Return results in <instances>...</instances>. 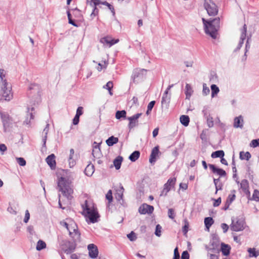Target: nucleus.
I'll use <instances>...</instances> for the list:
<instances>
[{"mask_svg": "<svg viewBox=\"0 0 259 259\" xmlns=\"http://www.w3.org/2000/svg\"><path fill=\"white\" fill-rule=\"evenodd\" d=\"M83 214L88 218L92 223H95L98 221L100 215L97 209L95 207L94 204L90 201L85 200L84 204H82Z\"/></svg>", "mask_w": 259, "mask_h": 259, "instance_id": "nucleus-1", "label": "nucleus"}, {"mask_svg": "<svg viewBox=\"0 0 259 259\" xmlns=\"http://www.w3.org/2000/svg\"><path fill=\"white\" fill-rule=\"evenodd\" d=\"M202 20L204 26L205 33L209 35L212 38L214 39L216 38L218 34V30L220 27V18H215L210 21H207L204 18H202Z\"/></svg>", "mask_w": 259, "mask_h": 259, "instance_id": "nucleus-2", "label": "nucleus"}, {"mask_svg": "<svg viewBox=\"0 0 259 259\" xmlns=\"http://www.w3.org/2000/svg\"><path fill=\"white\" fill-rule=\"evenodd\" d=\"M57 183L59 191H61L68 199H71L72 197L71 195L73 192L71 181L68 179L61 177L58 179Z\"/></svg>", "mask_w": 259, "mask_h": 259, "instance_id": "nucleus-3", "label": "nucleus"}, {"mask_svg": "<svg viewBox=\"0 0 259 259\" xmlns=\"http://www.w3.org/2000/svg\"><path fill=\"white\" fill-rule=\"evenodd\" d=\"M4 71L5 70L3 69H0L2 94L5 100L10 101L12 98L13 95L11 93V87L8 85L7 80L4 79L5 76V75L4 74Z\"/></svg>", "mask_w": 259, "mask_h": 259, "instance_id": "nucleus-4", "label": "nucleus"}, {"mask_svg": "<svg viewBox=\"0 0 259 259\" xmlns=\"http://www.w3.org/2000/svg\"><path fill=\"white\" fill-rule=\"evenodd\" d=\"M29 98H31L34 104L35 102H38L40 99V88L39 86L36 84H31L29 87V90L27 92Z\"/></svg>", "mask_w": 259, "mask_h": 259, "instance_id": "nucleus-5", "label": "nucleus"}, {"mask_svg": "<svg viewBox=\"0 0 259 259\" xmlns=\"http://www.w3.org/2000/svg\"><path fill=\"white\" fill-rule=\"evenodd\" d=\"M70 236L74 242L79 241L80 238V234L78 230V227L73 221L70 222V226L68 228Z\"/></svg>", "mask_w": 259, "mask_h": 259, "instance_id": "nucleus-6", "label": "nucleus"}, {"mask_svg": "<svg viewBox=\"0 0 259 259\" xmlns=\"http://www.w3.org/2000/svg\"><path fill=\"white\" fill-rule=\"evenodd\" d=\"M204 6L209 16H215L218 14V9L216 5L211 0H204Z\"/></svg>", "mask_w": 259, "mask_h": 259, "instance_id": "nucleus-7", "label": "nucleus"}, {"mask_svg": "<svg viewBox=\"0 0 259 259\" xmlns=\"http://www.w3.org/2000/svg\"><path fill=\"white\" fill-rule=\"evenodd\" d=\"M176 182V179L175 178L169 179L167 182L164 185L163 188L161 191L159 196L162 197L167 196L168 192L174 188Z\"/></svg>", "mask_w": 259, "mask_h": 259, "instance_id": "nucleus-8", "label": "nucleus"}, {"mask_svg": "<svg viewBox=\"0 0 259 259\" xmlns=\"http://www.w3.org/2000/svg\"><path fill=\"white\" fill-rule=\"evenodd\" d=\"M245 222L242 219H236L232 220L231 225V229L233 231L238 232L242 231L244 228Z\"/></svg>", "mask_w": 259, "mask_h": 259, "instance_id": "nucleus-9", "label": "nucleus"}, {"mask_svg": "<svg viewBox=\"0 0 259 259\" xmlns=\"http://www.w3.org/2000/svg\"><path fill=\"white\" fill-rule=\"evenodd\" d=\"M0 115L3 122L4 131L7 132L11 124V118L7 112L0 111Z\"/></svg>", "mask_w": 259, "mask_h": 259, "instance_id": "nucleus-10", "label": "nucleus"}, {"mask_svg": "<svg viewBox=\"0 0 259 259\" xmlns=\"http://www.w3.org/2000/svg\"><path fill=\"white\" fill-rule=\"evenodd\" d=\"M147 70L144 69H135L133 72L132 78L134 82H138L139 79H143L146 74Z\"/></svg>", "mask_w": 259, "mask_h": 259, "instance_id": "nucleus-11", "label": "nucleus"}, {"mask_svg": "<svg viewBox=\"0 0 259 259\" xmlns=\"http://www.w3.org/2000/svg\"><path fill=\"white\" fill-rule=\"evenodd\" d=\"M142 113H137L132 116L127 118L130 121L128 125V128L131 130L138 125V118L141 116Z\"/></svg>", "mask_w": 259, "mask_h": 259, "instance_id": "nucleus-12", "label": "nucleus"}, {"mask_svg": "<svg viewBox=\"0 0 259 259\" xmlns=\"http://www.w3.org/2000/svg\"><path fill=\"white\" fill-rule=\"evenodd\" d=\"M154 207L153 206L147 204L146 203L141 205L139 208V213L142 214H145L146 213H152Z\"/></svg>", "mask_w": 259, "mask_h": 259, "instance_id": "nucleus-13", "label": "nucleus"}, {"mask_svg": "<svg viewBox=\"0 0 259 259\" xmlns=\"http://www.w3.org/2000/svg\"><path fill=\"white\" fill-rule=\"evenodd\" d=\"M247 32V26L244 24L243 28L241 29V34L240 37V40L237 47L235 49V51H237L240 49L244 43V40L246 38Z\"/></svg>", "mask_w": 259, "mask_h": 259, "instance_id": "nucleus-14", "label": "nucleus"}, {"mask_svg": "<svg viewBox=\"0 0 259 259\" xmlns=\"http://www.w3.org/2000/svg\"><path fill=\"white\" fill-rule=\"evenodd\" d=\"M89 255L92 258H96L98 255V249L97 247L94 244H90L88 246Z\"/></svg>", "mask_w": 259, "mask_h": 259, "instance_id": "nucleus-15", "label": "nucleus"}, {"mask_svg": "<svg viewBox=\"0 0 259 259\" xmlns=\"http://www.w3.org/2000/svg\"><path fill=\"white\" fill-rule=\"evenodd\" d=\"M159 153L158 146H156L152 149L149 158L150 163L151 164L155 163Z\"/></svg>", "mask_w": 259, "mask_h": 259, "instance_id": "nucleus-16", "label": "nucleus"}, {"mask_svg": "<svg viewBox=\"0 0 259 259\" xmlns=\"http://www.w3.org/2000/svg\"><path fill=\"white\" fill-rule=\"evenodd\" d=\"M174 86V84L169 85L165 92L164 93L162 100H161V104L162 105H165L167 106L168 103L170 102V96L168 95V91Z\"/></svg>", "mask_w": 259, "mask_h": 259, "instance_id": "nucleus-17", "label": "nucleus"}, {"mask_svg": "<svg viewBox=\"0 0 259 259\" xmlns=\"http://www.w3.org/2000/svg\"><path fill=\"white\" fill-rule=\"evenodd\" d=\"M118 41H119L118 39H112L110 37H109V36L103 37L100 39V42L101 43L103 44L104 45H107L109 47H111L112 45L118 42Z\"/></svg>", "mask_w": 259, "mask_h": 259, "instance_id": "nucleus-18", "label": "nucleus"}, {"mask_svg": "<svg viewBox=\"0 0 259 259\" xmlns=\"http://www.w3.org/2000/svg\"><path fill=\"white\" fill-rule=\"evenodd\" d=\"M208 166L213 173L217 174L220 177H224L226 176V172L224 169L217 168L214 165L212 164H209Z\"/></svg>", "mask_w": 259, "mask_h": 259, "instance_id": "nucleus-19", "label": "nucleus"}, {"mask_svg": "<svg viewBox=\"0 0 259 259\" xmlns=\"http://www.w3.org/2000/svg\"><path fill=\"white\" fill-rule=\"evenodd\" d=\"M34 110L33 107H31V108H28V113L27 116L26 117L25 120L24 121V124L27 125L29 126L31 122V120L34 119V115L32 111Z\"/></svg>", "mask_w": 259, "mask_h": 259, "instance_id": "nucleus-20", "label": "nucleus"}, {"mask_svg": "<svg viewBox=\"0 0 259 259\" xmlns=\"http://www.w3.org/2000/svg\"><path fill=\"white\" fill-rule=\"evenodd\" d=\"M55 159V156L54 154L49 155L46 159L47 163L52 169L56 167V163Z\"/></svg>", "mask_w": 259, "mask_h": 259, "instance_id": "nucleus-21", "label": "nucleus"}, {"mask_svg": "<svg viewBox=\"0 0 259 259\" xmlns=\"http://www.w3.org/2000/svg\"><path fill=\"white\" fill-rule=\"evenodd\" d=\"M243 119L241 115L236 117L234 120V127L235 128H241L243 127Z\"/></svg>", "mask_w": 259, "mask_h": 259, "instance_id": "nucleus-22", "label": "nucleus"}, {"mask_svg": "<svg viewBox=\"0 0 259 259\" xmlns=\"http://www.w3.org/2000/svg\"><path fill=\"white\" fill-rule=\"evenodd\" d=\"M49 124L47 123L46 124V126L44 130V131L42 132V142H43V145L42 146L45 147L46 144V141L47 139V135L49 132Z\"/></svg>", "mask_w": 259, "mask_h": 259, "instance_id": "nucleus-23", "label": "nucleus"}, {"mask_svg": "<svg viewBox=\"0 0 259 259\" xmlns=\"http://www.w3.org/2000/svg\"><path fill=\"white\" fill-rule=\"evenodd\" d=\"M193 92V89L190 84L187 83L185 87V95L186 99H190L192 93Z\"/></svg>", "mask_w": 259, "mask_h": 259, "instance_id": "nucleus-24", "label": "nucleus"}, {"mask_svg": "<svg viewBox=\"0 0 259 259\" xmlns=\"http://www.w3.org/2000/svg\"><path fill=\"white\" fill-rule=\"evenodd\" d=\"M95 171L94 166L93 164H88L85 169L84 174L87 176H92Z\"/></svg>", "mask_w": 259, "mask_h": 259, "instance_id": "nucleus-25", "label": "nucleus"}, {"mask_svg": "<svg viewBox=\"0 0 259 259\" xmlns=\"http://www.w3.org/2000/svg\"><path fill=\"white\" fill-rule=\"evenodd\" d=\"M123 160L122 157L120 156H117L114 160H113V164L115 166L116 169L118 170L120 168L121 163Z\"/></svg>", "mask_w": 259, "mask_h": 259, "instance_id": "nucleus-26", "label": "nucleus"}, {"mask_svg": "<svg viewBox=\"0 0 259 259\" xmlns=\"http://www.w3.org/2000/svg\"><path fill=\"white\" fill-rule=\"evenodd\" d=\"M230 247L224 243H221V251L224 255H228L230 253Z\"/></svg>", "mask_w": 259, "mask_h": 259, "instance_id": "nucleus-27", "label": "nucleus"}, {"mask_svg": "<svg viewBox=\"0 0 259 259\" xmlns=\"http://www.w3.org/2000/svg\"><path fill=\"white\" fill-rule=\"evenodd\" d=\"M118 142V139L114 136L110 137L106 141V143L108 146H112Z\"/></svg>", "mask_w": 259, "mask_h": 259, "instance_id": "nucleus-28", "label": "nucleus"}, {"mask_svg": "<svg viewBox=\"0 0 259 259\" xmlns=\"http://www.w3.org/2000/svg\"><path fill=\"white\" fill-rule=\"evenodd\" d=\"M101 154V150L99 146H96L92 151L93 156L96 158H99Z\"/></svg>", "mask_w": 259, "mask_h": 259, "instance_id": "nucleus-29", "label": "nucleus"}, {"mask_svg": "<svg viewBox=\"0 0 259 259\" xmlns=\"http://www.w3.org/2000/svg\"><path fill=\"white\" fill-rule=\"evenodd\" d=\"M140 153L139 151H135L129 156L130 160L132 162L136 161L140 157Z\"/></svg>", "mask_w": 259, "mask_h": 259, "instance_id": "nucleus-30", "label": "nucleus"}, {"mask_svg": "<svg viewBox=\"0 0 259 259\" xmlns=\"http://www.w3.org/2000/svg\"><path fill=\"white\" fill-rule=\"evenodd\" d=\"M76 245L74 243L69 242L67 248H66L64 252L66 254H70L73 252L75 249Z\"/></svg>", "mask_w": 259, "mask_h": 259, "instance_id": "nucleus-31", "label": "nucleus"}, {"mask_svg": "<svg viewBox=\"0 0 259 259\" xmlns=\"http://www.w3.org/2000/svg\"><path fill=\"white\" fill-rule=\"evenodd\" d=\"M247 251L248 252L249 256L250 257H256L259 255V251H256L255 248H248L247 249Z\"/></svg>", "mask_w": 259, "mask_h": 259, "instance_id": "nucleus-32", "label": "nucleus"}, {"mask_svg": "<svg viewBox=\"0 0 259 259\" xmlns=\"http://www.w3.org/2000/svg\"><path fill=\"white\" fill-rule=\"evenodd\" d=\"M190 121V119L188 116L183 115L180 117V122L184 126H187L188 125Z\"/></svg>", "mask_w": 259, "mask_h": 259, "instance_id": "nucleus-33", "label": "nucleus"}, {"mask_svg": "<svg viewBox=\"0 0 259 259\" xmlns=\"http://www.w3.org/2000/svg\"><path fill=\"white\" fill-rule=\"evenodd\" d=\"M225 153L223 150H218L212 153L211 156L212 158H222L224 156Z\"/></svg>", "mask_w": 259, "mask_h": 259, "instance_id": "nucleus-34", "label": "nucleus"}, {"mask_svg": "<svg viewBox=\"0 0 259 259\" xmlns=\"http://www.w3.org/2000/svg\"><path fill=\"white\" fill-rule=\"evenodd\" d=\"M239 157L241 160H248L251 157V154L249 152L241 151L240 152Z\"/></svg>", "mask_w": 259, "mask_h": 259, "instance_id": "nucleus-35", "label": "nucleus"}, {"mask_svg": "<svg viewBox=\"0 0 259 259\" xmlns=\"http://www.w3.org/2000/svg\"><path fill=\"white\" fill-rule=\"evenodd\" d=\"M213 223V220L211 217H207L204 219V224L206 228L208 229H209Z\"/></svg>", "mask_w": 259, "mask_h": 259, "instance_id": "nucleus-36", "label": "nucleus"}, {"mask_svg": "<svg viewBox=\"0 0 259 259\" xmlns=\"http://www.w3.org/2000/svg\"><path fill=\"white\" fill-rule=\"evenodd\" d=\"M126 112L125 110L117 111L116 112L115 117L117 119H120L121 118H126Z\"/></svg>", "mask_w": 259, "mask_h": 259, "instance_id": "nucleus-37", "label": "nucleus"}, {"mask_svg": "<svg viewBox=\"0 0 259 259\" xmlns=\"http://www.w3.org/2000/svg\"><path fill=\"white\" fill-rule=\"evenodd\" d=\"M211 90V97L213 98L220 91L219 88L215 84H212L210 87Z\"/></svg>", "mask_w": 259, "mask_h": 259, "instance_id": "nucleus-38", "label": "nucleus"}, {"mask_svg": "<svg viewBox=\"0 0 259 259\" xmlns=\"http://www.w3.org/2000/svg\"><path fill=\"white\" fill-rule=\"evenodd\" d=\"M46 247V244L44 241L39 240L37 242L36 247L37 250L40 251V250L45 248Z\"/></svg>", "mask_w": 259, "mask_h": 259, "instance_id": "nucleus-39", "label": "nucleus"}, {"mask_svg": "<svg viewBox=\"0 0 259 259\" xmlns=\"http://www.w3.org/2000/svg\"><path fill=\"white\" fill-rule=\"evenodd\" d=\"M241 188L244 191H246L248 188V183L247 180L244 179L240 183Z\"/></svg>", "mask_w": 259, "mask_h": 259, "instance_id": "nucleus-40", "label": "nucleus"}, {"mask_svg": "<svg viewBox=\"0 0 259 259\" xmlns=\"http://www.w3.org/2000/svg\"><path fill=\"white\" fill-rule=\"evenodd\" d=\"M185 225L182 228L184 234H186L188 231L189 222L187 219L184 220Z\"/></svg>", "mask_w": 259, "mask_h": 259, "instance_id": "nucleus-41", "label": "nucleus"}, {"mask_svg": "<svg viewBox=\"0 0 259 259\" xmlns=\"http://www.w3.org/2000/svg\"><path fill=\"white\" fill-rule=\"evenodd\" d=\"M161 229H162V227L160 225L158 224L156 225V229H155V234L156 236H157L158 237L161 236Z\"/></svg>", "mask_w": 259, "mask_h": 259, "instance_id": "nucleus-42", "label": "nucleus"}, {"mask_svg": "<svg viewBox=\"0 0 259 259\" xmlns=\"http://www.w3.org/2000/svg\"><path fill=\"white\" fill-rule=\"evenodd\" d=\"M16 161L17 163L19 164V165L23 166L26 165V161L22 157H17L16 158Z\"/></svg>", "mask_w": 259, "mask_h": 259, "instance_id": "nucleus-43", "label": "nucleus"}, {"mask_svg": "<svg viewBox=\"0 0 259 259\" xmlns=\"http://www.w3.org/2000/svg\"><path fill=\"white\" fill-rule=\"evenodd\" d=\"M207 120V124L209 127H211L213 126V118L210 116H207L206 117Z\"/></svg>", "mask_w": 259, "mask_h": 259, "instance_id": "nucleus-44", "label": "nucleus"}, {"mask_svg": "<svg viewBox=\"0 0 259 259\" xmlns=\"http://www.w3.org/2000/svg\"><path fill=\"white\" fill-rule=\"evenodd\" d=\"M89 2V0H87ZM102 2L100 0H91L90 5L92 7H97V6L102 4Z\"/></svg>", "mask_w": 259, "mask_h": 259, "instance_id": "nucleus-45", "label": "nucleus"}, {"mask_svg": "<svg viewBox=\"0 0 259 259\" xmlns=\"http://www.w3.org/2000/svg\"><path fill=\"white\" fill-rule=\"evenodd\" d=\"M121 189L122 190V193L121 194H118L117 196H116V199L121 204H122V202H123V200L122 199L123 192L124 191V189L122 186L121 187Z\"/></svg>", "mask_w": 259, "mask_h": 259, "instance_id": "nucleus-46", "label": "nucleus"}, {"mask_svg": "<svg viewBox=\"0 0 259 259\" xmlns=\"http://www.w3.org/2000/svg\"><path fill=\"white\" fill-rule=\"evenodd\" d=\"M252 198L255 201H259V191L257 190H254Z\"/></svg>", "mask_w": 259, "mask_h": 259, "instance_id": "nucleus-47", "label": "nucleus"}, {"mask_svg": "<svg viewBox=\"0 0 259 259\" xmlns=\"http://www.w3.org/2000/svg\"><path fill=\"white\" fill-rule=\"evenodd\" d=\"M127 237L132 241H135L137 238L136 234L133 231L127 234Z\"/></svg>", "mask_w": 259, "mask_h": 259, "instance_id": "nucleus-48", "label": "nucleus"}, {"mask_svg": "<svg viewBox=\"0 0 259 259\" xmlns=\"http://www.w3.org/2000/svg\"><path fill=\"white\" fill-rule=\"evenodd\" d=\"M168 216L171 219H174L175 217L174 210L172 208H169L168 210Z\"/></svg>", "mask_w": 259, "mask_h": 259, "instance_id": "nucleus-49", "label": "nucleus"}, {"mask_svg": "<svg viewBox=\"0 0 259 259\" xmlns=\"http://www.w3.org/2000/svg\"><path fill=\"white\" fill-rule=\"evenodd\" d=\"M210 92L209 89L206 87V85L205 83H204L203 84V90L202 93L205 96L208 95Z\"/></svg>", "mask_w": 259, "mask_h": 259, "instance_id": "nucleus-50", "label": "nucleus"}, {"mask_svg": "<svg viewBox=\"0 0 259 259\" xmlns=\"http://www.w3.org/2000/svg\"><path fill=\"white\" fill-rule=\"evenodd\" d=\"M250 146L254 148L259 146V139L252 140L250 143Z\"/></svg>", "mask_w": 259, "mask_h": 259, "instance_id": "nucleus-51", "label": "nucleus"}, {"mask_svg": "<svg viewBox=\"0 0 259 259\" xmlns=\"http://www.w3.org/2000/svg\"><path fill=\"white\" fill-rule=\"evenodd\" d=\"M235 197H236V196L234 194H230L228 196L226 201L228 202V203H229L230 204H231L232 202L235 200Z\"/></svg>", "mask_w": 259, "mask_h": 259, "instance_id": "nucleus-52", "label": "nucleus"}, {"mask_svg": "<svg viewBox=\"0 0 259 259\" xmlns=\"http://www.w3.org/2000/svg\"><path fill=\"white\" fill-rule=\"evenodd\" d=\"M218 240L217 237H214L212 239V240L210 241V244L212 246V248H214L216 247H217L218 243Z\"/></svg>", "mask_w": 259, "mask_h": 259, "instance_id": "nucleus-53", "label": "nucleus"}, {"mask_svg": "<svg viewBox=\"0 0 259 259\" xmlns=\"http://www.w3.org/2000/svg\"><path fill=\"white\" fill-rule=\"evenodd\" d=\"M106 199L108 200L109 202L110 203L112 201V195L111 190H109L107 194L106 195Z\"/></svg>", "mask_w": 259, "mask_h": 259, "instance_id": "nucleus-54", "label": "nucleus"}, {"mask_svg": "<svg viewBox=\"0 0 259 259\" xmlns=\"http://www.w3.org/2000/svg\"><path fill=\"white\" fill-rule=\"evenodd\" d=\"M173 259H180V254L178 251V247L175 248L174 249Z\"/></svg>", "mask_w": 259, "mask_h": 259, "instance_id": "nucleus-55", "label": "nucleus"}, {"mask_svg": "<svg viewBox=\"0 0 259 259\" xmlns=\"http://www.w3.org/2000/svg\"><path fill=\"white\" fill-rule=\"evenodd\" d=\"M181 259H189V254L187 251H184L182 252Z\"/></svg>", "mask_w": 259, "mask_h": 259, "instance_id": "nucleus-56", "label": "nucleus"}, {"mask_svg": "<svg viewBox=\"0 0 259 259\" xmlns=\"http://www.w3.org/2000/svg\"><path fill=\"white\" fill-rule=\"evenodd\" d=\"M113 83L112 81H108L104 87V89L107 90L112 89L113 88Z\"/></svg>", "mask_w": 259, "mask_h": 259, "instance_id": "nucleus-57", "label": "nucleus"}, {"mask_svg": "<svg viewBox=\"0 0 259 259\" xmlns=\"http://www.w3.org/2000/svg\"><path fill=\"white\" fill-rule=\"evenodd\" d=\"M93 12L91 14V17L93 18V17H95V16L97 15L99 12V10L97 9V7H93Z\"/></svg>", "mask_w": 259, "mask_h": 259, "instance_id": "nucleus-58", "label": "nucleus"}, {"mask_svg": "<svg viewBox=\"0 0 259 259\" xmlns=\"http://www.w3.org/2000/svg\"><path fill=\"white\" fill-rule=\"evenodd\" d=\"M30 218V214L28 210H26L25 214V218L23 220L24 222L27 223Z\"/></svg>", "mask_w": 259, "mask_h": 259, "instance_id": "nucleus-59", "label": "nucleus"}, {"mask_svg": "<svg viewBox=\"0 0 259 259\" xmlns=\"http://www.w3.org/2000/svg\"><path fill=\"white\" fill-rule=\"evenodd\" d=\"M7 148L4 144H0V151L2 154H4V152L7 150Z\"/></svg>", "mask_w": 259, "mask_h": 259, "instance_id": "nucleus-60", "label": "nucleus"}, {"mask_svg": "<svg viewBox=\"0 0 259 259\" xmlns=\"http://www.w3.org/2000/svg\"><path fill=\"white\" fill-rule=\"evenodd\" d=\"M83 114V108L82 107H78L76 110V115H78V116H80Z\"/></svg>", "mask_w": 259, "mask_h": 259, "instance_id": "nucleus-61", "label": "nucleus"}, {"mask_svg": "<svg viewBox=\"0 0 259 259\" xmlns=\"http://www.w3.org/2000/svg\"><path fill=\"white\" fill-rule=\"evenodd\" d=\"M221 203V198L219 197L217 199L214 200V202L213 204V206L217 207L220 205Z\"/></svg>", "mask_w": 259, "mask_h": 259, "instance_id": "nucleus-62", "label": "nucleus"}, {"mask_svg": "<svg viewBox=\"0 0 259 259\" xmlns=\"http://www.w3.org/2000/svg\"><path fill=\"white\" fill-rule=\"evenodd\" d=\"M155 104V101H151L148 105L147 108L149 110H152V108H153L154 105Z\"/></svg>", "mask_w": 259, "mask_h": 259, "instance_id": "nucleus-63", "label": "nucleus"}, {"mask_svg": "<svg viewBox=\"0 0 259 259\" xmlns=\"http://www.w3.org/2000/svg\"><path fill=\"white\" fill-rule=\"evenodd\" d=\"M79 121V116L78 115H75V117L73 119V124L74 125H76L78 123Z\"/></svg>", "mask_w": 259, "mask_h": 259, "instance_id": "nucleus-64", "label": "nucleus"}]
</instances>
